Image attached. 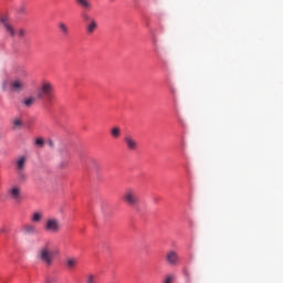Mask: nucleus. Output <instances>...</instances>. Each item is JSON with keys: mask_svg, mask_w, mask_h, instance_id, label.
<instances>
[{"mask_svg": "<svg viewBox=\"0 0 283 283\" xmlns=\"http://www.w3.org/2000/svg\"><path fill=\"white\" fill-rule=\"evenodd\" d=\"M44 283H52V280L46 279Z\"/></svg>", "mask_w": 283, "mask_h": 283, "instance_id": "obj_25", "label": "nucleus"}, {"mask_svg": "<svg viewBox=\"0 0 283 283\" xmlns=\"http://www.w3.org/2000/svg\"><path fill=\"white\" fill-rule=\"evenodd\" d=\"M38 98H46V103L50 105L54 104L56 101V95L54 94V84L48 80H43L38 90Z\"/></svg>", "mask_w": 283, "mask_h": 283, "instance_id": "obj_1", "label": "nucleus"}, {"mask_svg": "<svg viewBox=\"0 0 283 283\" xmlns=\"http://www.w3.org/2000/svg\"><path fill=\"white\" fill-rule=\"evenodd\" d=\"M174 282V274H169L168 276H166L164 283H171Z\"/></svg>", "mask_w": 283, "mask_h": 283, "instance_id": "obj_22", "label": "nucleus"}, {"mask_svg": "<svg viewBox=\"0 0 283 283\" xmlns=\"http://www.w3.org/2000/svg\"><path fill=\"white\" fill-rule=\"evenodd\" d=\"M21 125H23V122L21 119L17 118V119L13 120V126L14 127H21Z\"/></svg>", "mask_w": 283, "mask_h": 283, "instance_id": "obj_21", "label": "nucleus"}, {"mask_svg": "<svg viewBox=\"0 0 283 283\" xmlns=\"http://www.w3.org/2000/svg\"><path fill=\"white\" fill-rule=\"evenodd\" d=\"M78 264V259L74 256H70L66 259V268L67 269H76V265Z\"/></svg>", "mask_w": 283, "mask_h": 283, "instance_id": "obj_15", "label": "nucleus"}, {"mask_svg": "<svg viewBox=\"0 0 283 283\" xmlns=\"http://www.w3.org/2000/svg\"><path fill=\"white\" fill-rule=\"evenodd\" d=\"M57 28L62 34V36H70V27L65 24V22H59Z\"/></svg>", "mask_w": 283, "mask_h": 283, "instance_id": "obj_14", "label": "nucleus"}, {"mask_svg": "<svg viewBox=\"0 0 283 283\" xmlns=\"http://www.w3.org/2000/svg\"><path fill=\"white\" fill-rule=\"evenodd\" d=\"M185 275H186L187 282L191 283V276L189 275V273L187 271H185Z\"/></svg>", "mask_w": 283, "mask_h": 283, "instance_id": "obj_23", "label": "nucleus"}, {"mask_svg": "<svg viewBox=\"0 0 283 283\" xmlns=\"http://www.w3.org/2000/svg\"><path fill=\"white\" fill-rule=\"evenodd\" d=\"M14 36H18V39H24L25 38V30L24 29H17L14 28Z\"/></svg>", "mask_w": 283, "mask_h": 283, "instance_id": "obj_19", "label": "nucleus"}, {"mask_svg": "<svg viewBox=\"0 0 283 283\" xmlns=\"http://www.w3.org/2000/svg\"><path fill=\"white\" fill-rule=\"evenodd\" d=\"M55 254H59V251H56Z\"/></svg>", "mask_w": 283, "mask_h": 283, "instance_id": "obj_28", "label": "nucleus"}, {"mask_svg": "<svg viewBox=\"0 0 283 283\" xmlns=\"http://www.w3.org/2000/svg\"><path fill=\"white\" fill-rule=\"evenodd\" d=\"M27 167L28 157L25 155H22L14 160V171L20 182H25V180H28V174L25 172Z\"/></svg>", "mask_w": 283, "mask_h": 283, "instance_id": "obj_2", "label": "nucleus"}, {"mask_svg": "<svg viewBox=\"0 0 283 283\" xmlns=\"http://www.w3.org/2000/svg\"><path fill=\"white\" fill-rule=\"evenodd\" d=\"M43 229L46 233L56 234L61 233L63 226L61 224V220L55 217H50L45 220Z\"/></svg>", "mask_w": 283, "mask_h": 283, "instance_id": "obj_6", "label": "nucleus"}, {"mask_svg": "<svg viewBox=\"0 0 283 283\" xmlns=\"http://www.w3.org/2000/svg\"><path fill=\"white\" fill-rule=\"evenodd\" d=\"M123 201L128 205V207H136L140 205V197L134 188H128L124 191Z\"/></svg>", "mask_w": 283, "mask_h": 283, "instance_id": "obj_5", "label": "nucleus"}, {"mask_svg": "<svg viewBox=\"0 0 283 283\" xmlns=\"http://www.w3.org/2000/svg\"><path fill=\"white\" fill-rule=\"evenodd\" d=\"M42 220H43V212H40V211L34 212V213L32 214V217H31V221H32V222H35V223H39V222H41Z\"/></svg>", "mask_w": 283, "mask_h": 283, "instance_id": "obj_16", "label": "nucleus"}, {"mask_svg": "<svg viewBox=\"0 0 283 283\" xmlns=\"http://www.w3.org/2000/svg\"><path fill=\"white\" fill-rule=\"evenodd\" d=\"M34 145H35V147H43V145H45V140H43V138H38V139H35V142H34Z\"/></svg>", "mask_w": 283, "mask_h": 283, "instance_id": "obj_20", "label": "nucleus"}, {"mask_svg": "<svg viewBox=\"0 0 283 283\" xmlns=\"http://www.w3.org/2000/svg\"><path fill=\"white\" fill-rule=\"evenodd\" d=\"M93 165H96V160L92 159Z\"/></svg>", "mask_w": 283, "mask_h": 283, "instance_id": "obj_26", "label": "nucleus"}, {"mask_svg": "<svg viewBox=\"0 0 283 283\" xmlns=\"http://www.w3.org/2000/svg\"><path fill=\"white\" fill-rule=\"evenodd\" d=\"M124 145L128 151H138V140L132 135H126L124 137Z\"/></svg>", "mask_w": 283, "mask_h": 283, "instance_id": "obj_8", "label": "nucleus"}, {"mask_svg": "<svg viewBox=\"0 0 283 283\" xmlns=\"http://www.w3.org/2000/svg\"><path fill=\"white\" fill-rule=\"evenodd\" d=\"M75 3H77V6H80V8L86 12H90V10H93L94 8L92 0H75Z\"/></svg>", "mask_w": 283, "mask_h": 283, "instance_id": "obj_13", "label": "nucleus"}, {"mask_svg": "<svg viewBox=\"0 0 283 283\" xmlns=\"http://www.w3.org/2000/svg\"><path fill=\"white\" fill-rule=\"evenodd\" d=\"M22 231L25 235H36L39 233V228L32 223L24 224Z\"/></svg>", "mask_w": 283, "mask_h": 283, "instance_id": "obj_12", "label": "nucleus"}, {"mask_svg": "<svg viewBox=\"0 0 283 283\" xmlns=\"http://www.w3.org/2000/svg\"><path fill=\"white\" fill-rule=\"evenodd\" d=\"M35 102L36 97H28L24 99L23 105H25V107H32Z\"/></svg>", "mask_w": 283, "mask_h": 283, "instance_id": "obj_17", "label": "nucleus"}, {"mask_svg": "<svg viewBox=\"0 0 283 283\" xmlns=\"http://www.w3.org/2000/svg\"><path fill=\"white\" fill-rule=\"evenodd\" d=\"M19 12H20V14H22V12H25V8L21 7V8L19 9Z\"/></svg>", "mask_w": 283, "mask_h": 283, "instance_id": "obj_24", "label": "nucleus"}, {"mask_svg": "<svg viewBox=\"0 0 283 283\" xmlns=\"http://www.w3.org/2000/svg\"><path fill=\"white\" fill-rule=\"evenodd\" d=\"M111 135L113 138H120V127L116 126L111 129Z\"/></svg>", "mask_w": 283, "mask_h": 283, "instance_id": "obj_18", "label": "nucleus"}, {"mask_svg": "<svg viewBox=\"0 0 283 283\" xmlns=\"http://www.w3.org/2000/svg\"><path fill=\"white\" fill-rule=\"evenodd\" d=\"M180 261V256L178 255V252L176 251H169L166 254V262L170 264L171 266H176L178 262Z\"/></svg>", "mask_w": 283, "mask_h": 283, "instance_id": "obj_10", "label": "nucleus"}, {"mask_svg": "<svg viewBox=\"0 0 283 283\" xmlns=\"http://www.w3.org/2000/svg\"><path fill=\"white\" fill-rule=\"evenodd\" d=\"M81 17L84 23L86 34H94V32L98 30V20H96V18L85 11L81 13Z\"/></svg>", "mask_w": 283, "mask_h": 283, "instance_id": "obj_3", "label": "nucleus"}, {"mask_svg": "<svg viewBox=\"0 0 283 283\" xmlns=\"http://www.w3.org/2000/svg\"><path fill=\"white\" fill-rule=\"evenodd\" d=\"M4 231H6V230H4V229H2V230H1V233H3Z\"/></svg>", "mask_w": 283, "mask_h": 283, "instance_id": "obj_27", "label": "nucleus"}, {"mask_svg": "<svg viewBox=\"0 0 283 283\" xmlns=\"http://www.w3.org/2000/svg\"><path fill=\"white\" fill-rule=\"evenodd\" d=\"M7 195L10 200L15 202V205L21 203V201L23 200V196L21 192V186L13 185V186L9 187L7 190Z\"/></svg>", "mask_w": 283, "mask_h": 283, "instance_id": "obj_7", "label": "nucleus"}, {"mask_svg": "<svg viewBox=\"0 0 283 283\" xmlns=\"http://www.w3.org/2000/svg\"><path fill=\"white\" fill-rule=\"evenodd\" d=\"M36 258L42 264H45V266H52V263L54 262V252H52L50 245H44L38 251Z\"/></svg>", "mask_w": 283, "mask_h": 283, "instance_id": "obj_4", "label": "nucleus"}, {"mask_svg": "<svg viewBox=\"0 0 283 283\" xmlns=\"http://www.w3.org/2000/svg\"><path fill=\"white\" fill-rule=\"evenodd\" d=\"M10 88L12 92H23L25 90V83L23 80H14L10 83Z\"/></svg>", "mask_w": 283, "mask_h": 283, "instance_id": "obj_11", "label": "nucleus"}, {"mask_svg": "<svg viewBox=\"0 0 283 283\" xmlns=\"http://www.w3.org/2000/svg\"><path fill=\"white\" fill-rule=\"evenodd\" d=\"M0 22L2 23L6 33H7L9 36H11L12 39H14V34H15L14 25H12V23L8 22V19H7L6 17H2V18L0 19Z\"/></svg>", "mask_w": 283, "mask_h": 283, "instance_id": "obj_9", "label": "nucleus"}]
</instances>
